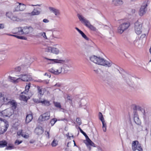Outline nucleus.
I'll return each mask as SVG.
<instances>
[{
	"instance_id": "nucleus-45",
	"label": "nucleus",
	"mask_w": 151,
	"mask_h": 151,
	"mask_svg": "<svg viewBox=\"0 0 151 151\" xmlns=\"http://www.w3.org/2000/svg\"><path fill=\"white\" fill-rule=\"evenodd\" d=\"M6 17H8L10 19H11V18L13 16L11 12H7L6 13Z\"/></svg>"
},
{
	"instance_id": "nucleus-39",
	"label": "nucleus",
	"mask_w": 151,
	"mask_h": 151,
	"mask_svg": "<svg viewBox=\"0 0 151 151\" xmlns=\"http://www.w3.org/2000/svg\"><path fill=\"white\" fill-rule=\"evenodd\" d=\"M52 47H48L45 49V51L48 52H50L52 53Z\"/></svg>"
},
{
	"instance_id": "nucleus-32",
	"label": "nucleus",
	"mask_w": 151,
	"mask_h": 151,
	"mask_svg": "<svg viewBox=\"0 0 151 151\" xmlns=\"http://www.w3.org/2000/svg\"><path fill=\"white\" fill-rule=\"evenodd\" d=\"M21 94L20 96L19 99L22 100H23L24 101H26L27 100V97L23 95L21 93Z\"/></svg>"
},
{
	"instance_id": "nucleus-33",
	"label": "nucleus",
	"mask_w": 151,
	"mask_h": 151,
	"mask_svg": "<svg viewBox=\"0 0 151 151\" xmlns=\"http://www.w3.org/2000/svg\"><path fill=\"white\" fill-rule=\"evenodd\" d=\"M103 126L102 128L103 129V130L104 132H106V123L105 122V121H104V122H102Z\"/></svg>"
},
{
	"instance_id": "nucleus-51",
	"label": "nucleus",
	"mask_w": 151,
	"mask_h": 151,
	"mask_svg": "<svg viewBox=\"0 0 151 151\" xmlns=\"http://www.w3.org/2000/svg\"><path fill=\"white\" fill-rule=\"evenodd\" d=\"M67 99L68 100H69V101H70L71 102H72V99L71 97L70 96H69V95H68L67 97Z\"/></svg>"
},
{
	"instance_id": "nucleus-48",
	"label": "nucleus",
	"mask_w": 151,
	"mask_h": 151,
	"mask_svg": "<svg viewBox=\"0 0 151 151\" xmlns=\"http://www.w3.org/2000/svg\"><path fill=\"white\" fill-rule=\"evenodd\" d=\"M21 69V68L19 66H18L15 68V70L16 71L19 72Z\"/></svg>"
},
{
	"instance_id": "nucleus-54",
	"label": "nucleus",
	"mask_w": 151,
	"mask_h": 151,
	"mask_svg": "<svg viewBox=\"0 0 151 151\" xmlns=\"http://www.w3.org/2000/svg\"><path fill=\"white\" fill-rule=\"evenodd\" d=\"M4 96L1 93H0V99L1 100L2 99V98Z\"/></svg>"
},
{
	"instance_id": "nucleus-57",
	"label": "nucleus",
	"mask_w": 151,
	"mask_h": 151,
	"mask_svg": "<svg viewBox=\"0 0 151 151\" xmlns=\"http://www.w3.org/2000/svg\"><path fill=\"white\" fill-rule=\"evenodd\" d=\"M23 133H22V132H17V134L18 136H20V135H22V134H23Z\"/></svg>"
},
{
	"instance_id": "nucleus-7",
	"label": "nucleus",
	"mask_w": 151,
	"mask_h": 151,
	"mask_svg": "<svg viewBox=\"0 0 151 151\" xmlns=\"http://www.w3.org/2000/svg\"><path fill=\"white\" fill-rule=\"evenodd\" d=\"M148 1H145L142 3L139 11V14L141 16H142L147 10V7L148 5Z\"/></svg>"
},
{
	"instance_id": "nucleus-49",
	"label": "nucleus",
	"mask_w": 151,
	"mask_h": 151,
	"mask_svg": "<svg viewBox=\"0 0 151 151\" xmlns=\"http://www.w3.org/2000/svg\"><path fill=\"white\" fill-rule=\"evenodd\" d=\"M14 148V147L13 146L9 145L6 147V149L7 150H11Z\"/></svg>"
},
{
	"instance_id": "nucleus-20",
	"label": "nucleus",
	"mask_w": 151,
	"mask_h": 151,
	"mask_svg": "<svg viewBox=\"0 0 151 151\" xmlns=\"http://www.w3.org/2000/svg\"><path fill=\"white\" fill-rule=\"evenodd\" d=\"M9 78L11 80V82L14 83H17L20 81L21 78L19 77V78H17L15 77L9 76Z\"/></svg>"
},
{
	"instance_id": "nucleus-23",
	"label": "nucleus",
	"mask_w": 151,
	"mask_h": 151,
	"mask_svg": "<svg viewBox=\"0 0 151 151\" xmlns=\"http://www.w3.org/2000/svg\"><path fill=\"white\" fill-rule=\"evenodd\" d=\"M30 84L31 83H26V85L25 87V90L24 91L21 93L22 94H27V93L28 92L29 89L30 87Z\"/></svg>"
},
{
	"instance_id": "nucleus-46",
	"label": "nucleus",
	"mask_w": 151,
	"mask_h": 151,
	"mask_svg": "<svg viewBox=\"0 0 151 151\" xmlns=\"http://www.w3.org/2000/svg\"><path fill=\"white\" fill-rule=\"evenodd\" d=\"M22 142V141H19V140H16L14 142L15 145H18L21 144Z\"/></svg>"
},
{
	"instance_id": "nucleus-27",
	"label": "nucleus",
	"mask_w": 151,
	"mask_h": 151,
	"mask_svg": "<svg viewBox=\"0 0 151 151\" xmlns=\"http://www.w3.org/2000/svg\"><path fill=\"white\" fill-rule=\"evenodd\" d=\"M7 143L4 140L1 141H0V147H3L7 146Z\"/></svg>"
},
{
	"instance_id": "nucleus-38",
	"label": "nucleus",
	"mask_w": 151,
	"mask_h": 151,
	"mask_svg": "<svg viewBox=\"0 0 151 151\" xmlns=\"http://www.w3.org/2000/svg\"><path fill=\"white\" fill-rule=\"evenodd\" d=\"M54 104L55 106L56 107L59 108H61V106L60 103L54 102Z\"/></svg>"
},
{
	"instance_id": "nucleus-10",
	"label": "nucleus",
	"mask_w": 151,
	"mask_h": 151,
	"mask_svg": "<svg viewBox=\"0 0 151 151\" xmlns=\"http://www.w3.org/2000/svg\"><path fill=\"white\" fill-rule=\"evenodd\" d=\"M16 7L14 10V12L23 11L25 9L26 6L25 5L21 3L17 2L15 4Z\"/></svg>"
},
{
	"instance_id": "nucleus-31",
	"label": "nucleus",
	"mask_w": 151,
	"mask_h": 151,
	"mask_svg": "<svg viewBox=\"0 0 151 151\" xmlns=\"http://www.w3.org/2000/svg\"><path fill=\"white\" fill-rule=\"evenodd\" d=\"M57 119H52L50 120V124H51V126H52L55 124V123L57 122Z\"/></svg>"
},
{
	"instance_id": "nucleus-35",
	"label": "nucleus",
	"mask_w": 151,
	"mask_h": 151,
	"mask_svg": "<svg viewBox=\"0 0 151 151\" xmlns=\"http://www.w3.org/2000/svg\"><path fill=\"white\" fill-rule=\"evenodd\" d=\"M11 19L14 21H19L20 20L19 18L15 16H12Z\"/></svg>"
},
{
	"instance_id": "nucleus-30",
	"label": "nucleus",
	"mask_w": 151,
	"mask_h": 151,
	"mask_svg": "<svg viewBox=\"0 0 151 151\" xmlns=\"http://www.w3.org/2000/svg\"><path fill=\"white\" fill-rule=\"evenodd\" d=\"M86 141L88 145L92 146H93V145H94V144L90 139L88 137H87V138H86Z\"/></svg>"
},
{
	"instance_id": "nucleus-12",
	"label": "nucleus",
	"mask_w": 151,
	"mask_h": 151,
	"mask_svg": "<svg viewBox=\"0 0 151 151\" xmlns=\"http://www.w3.org/2000/svg\"><path fill=\"white\" fill-rule=\"evenodd\" d=\"M14 113L13 110L11 108H8L2 111L1 113L4 116L10 117Z\"/></svg>"
},
{
	"instance_id": "nucleus-56",
	"label": "nucleus",
	"mask_w": 151,
	"mask_h": 151,
	"mask_svg": "<svg viewBox=\"0 0 151 151\" xmlns=\"http://www.w3.org/2000/svg\"><path fill=\"white\" fill-rule=\"evenodd\" d=\"M135 9H132L131 10V13L132 14H133L135 13Z\"/></svg>"
},
{
	"instance_id": "nucleus-26",
	"label": "nucleus",
	"mask_w": 151,
	"mask_h": 151,
	"mask_svg": "<svg viewBox=\"0 0 151 151\" xmlns=\"http://www.w3.org/2000/svg\"><path fill=\"white\" fill-rule=\"evenodd\" d=\"M9 104H10L12 106V107L14 109H15L16 108L17 104L16 102L14 100H12V101L11 100Z\"/></svg>"
},
{
	"instance_id": "nucleus-62",
	"label": "nucleus",
	"mask_w": 151,
	"mask_h": 151,
	"mask_svg": "<svg viewBox=\"0 0 151 151\" xmlns=\"http://www.w3.org/2000/svg\"><path fill=\"white\" fill-rule=\"evenodd\" d=\"M61 120L63 121H67V122L68 121L67 119H65V118L62 119H61Z\"/></svg>"
},
{
	"instance_id": "nucleus-22",
	"label": "nucleus",
	"mask_w": 151,
	"mask_h": 151,
	"mask_svg": "<svg viewBox=\"0 0 151 151\" xmlns=\"http://www.w3.org/2000/svg\"><path fill=\"white\" fill-rule=\"evenodd\" d=\"M112 3L114 5L118 6L122 5L123 2L122 0H113L112 1Z\"/></svg>"
},
{
	"instance_id": "nucleus-44",
	"label": "nucleus",
	"mask_w": 151,
	"mask_h": 151,
	"mask_svg": "<svg viewBox=\"0 0 151 151\" xmlns=\"http://www.w3.org/2000/svg\"><path fill=\"white\" fill-rule=\"evenodd\" d=\"M76 121L79 125H80L81 124V120L79 117L76 118Z\"/></svg>"
},
{
	"instance_id": "nucleus-52",
	"label": "nucleus",
	"mask_w": 151,
	"mask_h": 151,
	"mask_svg": "<svg viewBox=\"0 0 151 151\" xmlns=\"http://www.w3.org/2000/svg\"><path fill=\"white\" fill-rule=\"evenodd\" d=\"M43 22L45 23H47L49 22V21L48 20L46 19H45L43 20Z\"/></svg>"
},
{
	"instance_id": "nucleus-41",
	"label": "nucleus",
	"mask_w": 151,
	"mask_h": 151,
	"mask_svg": "<svg viewBox=\"0 0 151 151\" xmlns=\"http://www.w3.org/2000/svg\"><path fill=\"white\" fill-rule=\"evenodd\" d=\"M51 145L52 147L56 146L58 145V141L54 139L52 142Z\"/></svg>"
},
{
	"instance_id": "nucleus-60",
	"label": "nucleus",
	"mask_w": 151,
	"mask_h": 151,
	"mask_svg": "<svg viewBox=\"0 0 151 151\" xmlns=\"http://www.w3.org/2000/svg\"><path fill=\"white\" fill-rule=\"evenodd\" d=\"M93 71L95 72L96 73H99V70L98 69H94L93 70Z\"/></svg>"
},
{
	"instance_id": "nucleus-14",
	"label": "nucleus",
	"mask_w": 151,
	"mask_h": 151,
	"mask_svg": "<svg viewBox=\"0 0 151 151\" xmlns=\"http://www.w3.org/2000/svg\"><path fill=\"white\" fill-rule=\"evenodd\" d=\"M50 118V112H47L41 115L39 118V120L40 121H43L49 119Z\"/></svg>"
},
{
	"instance_id": "nucleus-13",
	"label": "nucleus",
	"mask_w": 151,
	"mask_h": 151,
	"mask_svg": "<svg viewBox=\"0 0 151 151\" xmlns=\"http://www.w3.org/2000/svg\"><path fill=\"white\" fill-rule=\"evenodd\" d=\"M134 29L137 35H139L142 33V25L138 22L137 21L134 24Z\"/></svg>"
},
{
	"instance_id": "nucleus-15",
	"label": "nucleus",
	"mask_w": 151,
	"mask_h": 151,
	"mask_svg": "<svg viewBox=\"0 0 151 151\" xmlns=\"http://www.w3.org/2000/svg\"><path fill=\"white\" fill-rule=\"evenodd\" d=\"M38 9L41 10V9L39 8L34 9L31 13H26L25 14L29 16L39 15L40 14L41 12L38 10Z\"/></svg>"
},
{
	"instance_id": "nucleus-2",
	"label": "nucleus",
	"mask_w": 151,
	"mask_h": 151,
	"mask_svg": "<svg viewBox=\"0 0 151 151\" xmlns=\"http://www.w3.org/2000/svg\"><path fill=\"white\" fill-rule=\"evenodd\" d=\"M45 58L50 61V62L49 63V64H54L55 63H58L60 64V67L58 69L55 70L53 68H52L49 70L48 71L50 72L55 75L59 74L61 73L62 69V65L65 63V60L55 59H50L46 58Z\"/></svg>"
},
{
	"instance_id": "nucleus-58",
	"label": "nucleus",
	"mask_w": 151,
	"mask_h": 151,
	"mask_svg": "<svg viewBox=\"0 0 151 151\" xmlns=\"http://www.w3.org/2000/svg\"><path fill=\"white\" fill-rule=\"evenodd\" d=\"M75 29H76V30L79 33H80L81 32V31L77 27H76Z\"/></svg>"
},
{
	"instance_id": "nucleus-50",
	"label": "nucleus",
	"mask_w": 151,
	"mask_h": 151,
	"mask_svg": "<svg viewBox=\"0 0 151 151\" xmlns=\"http://www.w3.org/2000/svg\"><path fill=\"white\" fill-rule=\"evenodd\" d=\"M62 84L59 83H57L54 86L58 87H60L62 86Z\"/></svg>"
},
{
	"instance_id": "nucleus-61",
	"label": "nucleus",
	"mask_w": 151,
	"mask_h": 151,
	"mask_svg": "<svg viewBox=\"0 0 151 151\" xmlns=\"http://www.w3.org/2000/svg\"><path fill=\"white\" fill-rule=\"evenodd\" d=\"M41 4H38L35 5H33V4H32L31 5V6H41Z\"/></svg>"
},
{
	"instance_id": "nucleus-3",
	"label": "nucleus",
	"mask_w": 151,
	"mask_h": 151,
	"mask_svg": "<svg viewBox=\"0 0 151 151\" xmlns=\"http://www.w3.org/2000/svg\"><path fill=\"white\" fill-rule=\"evenodd\" d=\"M77 16L80 21L86 27L92 31H96V27L91 25L89 21L87 19L82 15L78 14Z\"/></svg>"
},
{
	"instance_id": "nucleus-63",
	"label": "nucleus",
	"mask_w": 151,
	"mask_h": 151,
	"mask_svg": "<svg viewBox=\"0 0 151 151\" xmlns=\"http://www.w3.org/2000/svg\"><path fill=\"white\" fill-rule=\"evenodd\" d=\"M81 104H82V103L80 102L79 103V107H82V105H81Z\"/></svg>"
},
{
	"instance_id": "nucleus-25",
	"label": "nucleus",
	"mask_w": 151,
	"mask_h": 151,
	"mask_svg": "<svg viewBox=\"0 0 151 151\" xmlns=\"http://www.w3.org/2000/svg\"><path fill=\"white\" fill-rule=\"evenodd\" d=\"M59 52L60 50L58 48L54 47H52V53L56 55H58Z\"/></svg>"
},
{
	"instance_id": "nucleus-8",
	"label": "nucleus",
	"mask_w": 151,
	"mask_h": 151,
	"mask_svg": "<svg viewBox=\"0 0 151 151\" xmlns=\"http://www.w3.org/2000/svg\"><path fill=\"white\" fill-rule=\"evenodd\" d=\"M132 149L133 151H135L137 150L139 151H143L141 144L138 141H134L132 143Z\"/></svg>"
},
{
	"instance_id": "nucleus-18",
	"label": "nucleus",
	"mask_w": 151,
	"mask_h": 151,
	"mask_svg": "<svg viewBox=\"0 0 151 151\" xmlns=\"http://www.w3.org/2000/svg\"><path fill=\"white\" fill-rule=\"evenodd\" d=\"M49 9L50 11L53 13L56 16L58 17L60 15V12L59 9L52 7H49Z\"/></svg>"
},
{
	"instance_id": "nucleus-37",
	"label": "nucleus",
	"mask_w": 151,
	"mask_h": 151,
	"mask_svg": "<svg viewBox=\"0 0 151 151\" xmlns=\"http://www.w3.org/2000/svg\"><path fill=\"white\" fill-rule=\"evenodd\" d=\"M11 35V36H14L16 37H17V38H18V39H23V40H26V38L25 37H23V36H18V35Z\"/></svg>"
},
{
	"instance_id": "nucleus-16",
	"label": "nucleus",
	"mask_w": 151,
	"mask_h": 151,
	"mask_svg": "<svg viewBox=\"0 0 151 151\" xmlns=\"http://www.w3.org/2000/svg\"><path fill=\"white\" fill-rule=\"evenodd\" d=\"M134 119L135 123L138 125L141 124L140 120L139 119L137 113L136 111H134Z\"/></svg>"
},
{
	"instance_id": "nucleus-9",
	"label": "nucleus",
	"mask_w": 151,
	"mask_h": 151,
	"mask_svg": "<svg viewBox=\"0 0 151 151\" xmlns=\"http://www.w3.org/2000/svg\"><path fill=\"white\" fill-rule=\"evenodd\" d=\"M18 77L21 78L20 81L28 82L32 80V77L31 75L29 74H22L19 75L17 76Z\"/></svg>"
},
{
	"instance_id": "nucleus-47",
	"label": "nucleus",
	"mask_w": 151,
	"mask_h": 151,
	"mask_svg": "<svg viewBox=\"0 0 151 151\" xmlns=\"http://www.w3.org/2000/svg\"><path fill=\"white\" fill-rule=\"evenodd\" d=\"M22 136L25 139H28L29 137L28 133H27L26 134H22Z\"/></svg>"
},
{
	"instance_id": "nucleus-42",
	"label": "nucleus",
	"mask_w": 151,
	"mask_h": 151,
	"mask_svg": "<svg viewBox=\"0 0 151 151\" xmlns=\"http://www.w3.org/2000/svg\"><path fill=\"white\" fill-rule=\"evenodd\" d=\"M78 128L80 130V132L85 136L86 138L87 137H88L86 134L82 130V129L80 127H78Z\"/></svg>"
},
{
	"instance_id": "nucleus-4",
	"label": "nucleus",
	"mask_w": 151,
	"mask_h": 151,
	"mask_svg": "<svg viewBox=\"0 0 151 151\" xmlns=\"http://www.w3.org/2000/svg\"><path fill=\"white\" fill-rule=\"evenodd\" d=\"M15 30L17 31L14 33L17 34V35H26L29 33V32H32L33 30V28L29 26L24 27L22 29L21 27H19L16 28Z\"/></svg>"
},
{
	"instance_id": "nucleus-59",
	"label": "nucleus",
	"mask_w": 151,
	"mask_h": 151,
	"mask_svg": "<svg viewBox=\"0 0 151 151\" xmlns=\"http://www.w3.org/2000/svg\"><path fill=\"white\" fill-rule=\"evenodd\" d=\"M130 128L133 131V130L134 129V128L132 124H131V125L130 126Z\"/></svg>"
},
{
	"instance_id": "nucleus-11",
	"label": "nucleus",
	"mask_w": 151,
	"mask_h": 151,
	"mask_svg": "<svg viewBox=\"0 0 151 151\" xmlns=\"http://www.w3.org/2000/svg\"><path fill=\"white\" fill-rule=\"evenodd\" d=\"M126 81L127 83L129 84L130 86L134 87H135L134 84V82H133L135 78L134 77L130 75H127L124 79Z\"/></svg>"
},
{
	"instance_id": "nucleus-55",
	"label": "nucleus",
	"mask_w": 151,
	"mask_h": 151,
	"mask_svg": "<svg viewBox=\"0 0 151 151\" xmlns=\"http://www.w3.org/2000/svg\"><path fill=\"white\" fill-rule=\"evenodd\" d=\"M4 28V24H0V29H3Z\"/></svg>"
},
{
	"instance_id": "nucleus-17",
	"label": "nucleus",
	"mask_w": 151,
	"mask_h": 151,
	"mask_svg": "<svg viewBox=\"0 0 151 151\" xmlns=\"http://www.w3.org/2000/svg\"><path fill=\"white\" fill-rule=\"evenodd\" d=\"M34 132L36 134L40 135L43 133L44 130L42 127H38L35 129Z\"/></svg>"
},
{
	"instance_id": "nucleus-34",
	"label": "nucleus",
	"mask_w": 151,
	"mask_h": 151,
	"mask_svg": "<svg viewBox=\"0 0 151 151\" xmlns=\"http://www.w3.org/2000/svg\"><path fill=\"white\" fill-rule=\"evenodd\" d=\"M99 119L101 121V122L105 121L104 118L103 117V115L101 112H99Z\"/></svg>"
},
{
	"instance_id": "nucleus-40",
	"label": "nucleus",
	"mask_w": 151,
	"mask_h": 151,
	"mask_svg": "<svg viewBox=\"0 0 151 151\" xmlns=\"http://www.w3.org/2000/svg\"><path fill=\"white\" fill-rule=\"evenodd\" d=\"M80 33L82 37L85 40H89V38L86 36L82 31Z\"/></svg>"
},
{
	"instance_id": "nucleus-29",
	"label": "nucleus",
	"mask_w": 151,
	"mask_h": 151,
	"mask_svg": "<svg viewBox=\"0 0 151 151\" xmlns=\"http://www.w3.org/2000/svg\"><path fill=\"white\" fill-rule=\"evenodd\" d=\"M134 111L137 110L142 111L143 110V109L140 106H135L133 108ZM137 112V111H136Z\"/></svg>"
},
{
	"instance_id": "nucleus-24",
	"label": "nucleus",
	"mask_w": 151,
	"mask_h": 151,
	"mask_svg": "<svg viewBox=\"0 0 151 151\" xmlns=\"http://www.w3.org/2000/svg\"><path fill=\"white\" fill-rule=\"evenodd\" d=\"M1 100L3 101L4 104H9L10 101L11 99L9 98H8L5 96L4 97L2 98V99Z\"/></svg>"
},
{
	"instance_id": "nucleus-21",
	"label": "nucleus",
	"mask_w": 151,
	"mask_h": 151,
	"mask_svg": "<svg viewBox=\"0 0 151 151\" xmlns=\"http://www.w3.org/2000/svg\"><path fill=\"white\" fill-rule=\"evenodd\" d=\"M33 119V115L32 114H27L25 119V123L28 124Z\"/></svg>"
},
{
	"instance_id": "nucleus-64",
	"label": "nucleus",
	"mask_w": 151,
	"mask_h": 151,
	"mask_svg": "<svg viewBox=\"0 0 151 151\" xmlns=\"http://www.w3.org/2000/svg\"><path fill=\"white\" fill-rule=\"evenodd\" d=\"M69 135V133H68L66 134V135L69 138H70L71 137V136H70Z\"/></svg>"
},
{
	"instance_id": "nucleus-6",
	"label": "nucleus",
	"mask_w": 151,
	"mask_h": 151,
	"mask_svg": "<svg viewBox=\"0 0 151 151\" xmlns=\"http://www.w3.org/2000/svg\"><path fill=\"white\" fill-rule=\"evenodd\" d=\"M130 25V23L128 22H123L120 24L118 28L117 31L120 34L122 33L125 30L127 29Z\"/></svg>"
},
{
	"instance_id": "nucleus-53",
	"label": "nucleus",
	"mask_w": 151,
	"mask_h": 151,
	"mask_svg": "<svg viewBox=\"0 0 151 151\" xmlns=\"http://www.w3.org/2000/svg\"><path fill=\"white\" fill-rule=\"evenodd\" d=\"M44 76H47L48 77L50 78L51 76V75L50 73H46L44 74Z\"/></svg>"
},
{
	"instance_id": "nucleus-28",
	"label": "nucleus",
	"mask_w": 151,
	"mask_h": 151,
	"mask_svg": "<svg viewBox=\"0 0 151 151\" xmlns=\"http://www.w3.org/2000/svg\"><path fill=\"white\" fill-rule=\"evenodd\" d=\"M41 102L42 104L47 106H49L50 105V102L49 101L46 100L41 101L39 102Z\"/></svg>"
},
{
	"instance_id": "nucleus-36",
	"label": "nucleus",
	"mask_w": 151,
	"mask_h": 151,
	"mask_svg": "<svg viewBox=\"0 0 151 151\" xmlns=\"http://www.w3.org/2000/svg\"><path fill=\"white\" fill-rule=\"evenodd\" d=\"M38 35L39 36H43V37L44 38L46 39H47V37L46 35V34L45 32H42L40 33H39L38 34Z\"/></svg>"
},
{
	"instance_id": "nucleus-1",
	"label": "nucleus",
	"mask_w": 151,
	"mask_h": 151,
	"mask_svg": "<svg viewBox=\"0 0 151 151\" xmlns=\"http://www.w3.org/2000/svg\"><path fill=\"white\" fill-rule=\"evenodd\" d=\"M90 60L92 62L98 65L110 67L112 65V62L110 60H107L100 57H98L95 55L91 56L90 58Z\"/></svg>"
},
{
	"instance_id": "nucleus-5",
	"label": "nucleus",
	"mask_w": 151,
	"mask_h": 151,
	"mask_svg": "<svg viewBox=\"0 0 151 151\" xmlns=\"http://www.w3.org/2000/svg\"><path fill=\"white\" fill-rule=\"evenodd\" d=\"M8 127V122L6 120L2 121L1 118H0V134L6 132Z\"/></svg>"
},
{
	"instance_id": "nucleus-43",
	"label": "nucleus",
	"mask_w": 151,
	"mask_h": 151,
	"mask_svg": "<svg viewBox=\"0 0 151 151\" xmlns=\"http://www.w3.org/2000/svg\"><path fill=\"white\" fill-rule=\"evenodd\" d=\"M50 128H49V131H47V130H46L45 131V135L48 138H49V132L50 130Z\"/></svg>"
},
{
	"instance_id": "nucleus-19",
	"label": "nucleus",
	"mask_w": 151,
	"mask_h": 151,
	"mask_svg": "<svg viewBox=\"0 0 151 151\" xmlns=\"http://www.w3.org/2000/svg\"><path fill=\"white\" fill-rule=\"evenodd\" d=\"M37 88L38 93L41 96H42L44 94L45 91V88H43L41 86H37Z\"/></svg>"
}]
</instances>
